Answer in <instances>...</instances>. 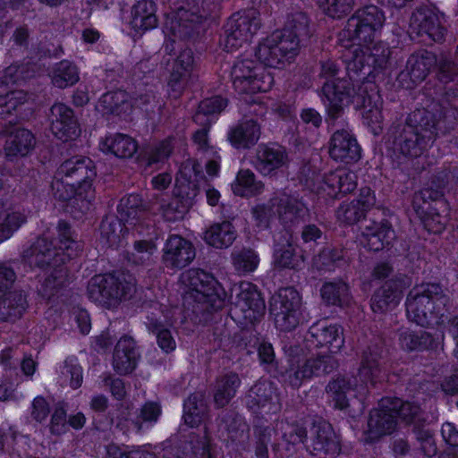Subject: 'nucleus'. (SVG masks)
Returning a JSON list of instances; mask_svg holds the SVG:
<instances>
[{
    "label": "nucleus",
    "instance_id": "nucleus-1",
    "mask_svg": "<svg viewBox=\"0 0 458 458\" xmlns=\"http://www.w3.org/2000/svg\"><path fill=\"white\" fill-rule=\"evenodd\" d=\"M308 34V18L295 14L282 30L262 39L254 53L242 55L233 64L231 78L234 90L242 95L269 91L274 84L266 66L282 69L297 56L301 38Z\"/></svg>",
    "mask_w": 458,
    "mask_h": 458
},
{
    "label": "nucleus",
    "instance_id": "nucleus-2",
    "mask_svg": "<svg viewBox=\"0 0 458 458\" xmlns=\"http://www.w3.org/2000/svg\"><path fill=\"white\" fill-rule=\"evenodd\" d=\"M340 67L332 60L321 63L319 79L323 80L321 101L328 115L336 118L345 106L353 103L360 110L363 123L373 134H378L382 128V98L376 85L369 81L354 82L341 79Z\"/></svg>",
    "mask_w": 458,
    "mask_h": 458
},
{
    "label": "nucleus",
    "instance_id": "nucleus-3",
    "mask_svg": "<svg viewBox=\"0 0 458 458\" xmlns=\"http://www.w3.org/2000/svg\"><path fill=\"white\" fill-rule=\"evenodd\" d=\"M343 344V330L338 325L326 321L313 324L305 337V347L311 357L301 365L300 360H291V368L286 371L288 382L299 387L304 378L330 372L336 365L332 354L338 352Z\"/></svg>",
    "mask_w": 458,
    "mask_h": 458
},
{
    "label": "nucleus",
    "instance_id": "nucleus-4",
    "mask_svg": "<svg viewBox=\"0 0 458 458\" xmlns=\"http://www.w3.org/2000/svg\"><path fill=\"white\" fill-rule=\"evenodd\" d=\"M438 124L427 109H416L410 114L403 134L394 143L397 162L410 165L415 172L425 169V153L433 143Z\"/></svg>",
    "mask_w": 458,
    "mask_h": 458
},
{
    "label": "nucleus",
    "instance_id": "nucleus-5",
    "mask_svg": "<svg viewBox=\"0 0 458 458\" xmlns=\"http://www.w3.org/2000/svg\"><path fill=\"white\" fill-rule=\"evenodd\" d=\"M385 14L375 5L358 10L347 21L346 27L339 34V43L344 48L343 58L348 60L349 67L353 68L359 59V50L364 45L376 39L385 22Z\"/></svg>",
    "mask_w": 458,
    "mask_h": 458
},
{
    "label": "nucleus",
    "instance_id": "nucleus-6",
    "mask_svg": "<svg viewBox=\"0 0 458 458\" xmlns=\"http://www.w3.org/2000/svg\"><path fill=\"white\" fill-rule=\"evenodd\" d=\"M382 378V370L377 355H365L358 374L352 377H337L327 386L335 407L340 410L349 406L353 398H364L369 388Z\"/></svg>",
    "mask_w": 458,
    "mask_h": 458
},
{
    "label": "nucleus",
    "instance_id": "nucleus-7",
    "mask_svg": "<svg viewBox=\"0 0 458 458\" xmlns=\"http://www.w3.org/2000/svg\"><path fill=\"white\" fill-rule=\"evenodd\" d=\"M199 165L193 160L182 164L175 179L174 198L169 202L162 201L160 213L169 222L182 219L190 208L197 202L199 189Z\"/></svg>",
    "mask_w": 458,
    "mask_h": 458
},
{
    "label": "nucleus",
    "instance_id": "nucleus-8",
    "mask_svg": "<svg viewBox=\"0 0 458 458\" xmlns=\"http://www.w3.org/2000/svg\"><path fill=\"white\" fill-rule=\"evenodd\" d=\"M420 408L411 403H403L398 398H384L378 408L370 412L368 421L369 437L373 440L380 436L394 431L398 419L406 423L412 421Z\"/></svg>",
    "mask_w": 458,
    "mask_h": 458
},
{
    "label": "nucleus",
    "instance_id": "nucleus-9",
    "mask_svg": "<svg viewBox=\"0 0 458 458\" xmlns=\"http://www.w3.org/2000/svg\"><path fill=\"white\" fill-rule=\"evenodd\" d=\"M447 302L437 284H422L411 289L406 300V313L409 320L425 327L434 314L441 312Z\"/></svg>",
    "mask_w": 458,
    "mask_h": 458
},
{
    "label": "nucleus",
    "instance_id": "nucleus-10",
    "mask_svg": "<svg viewBox=\"0 0 458 458\" xmlns=\"http://www.w3.org/2000/svg\"><path fill=\"white\" fill-rule=\"evenodd\" d=\"M443 195V187L432 181L413 198L415 211L422 219L427 230L433 233L443 232L448 221L446 205L440 201Z\"/></svg>",
    "mask_w": 458,
    "mask_h": 458
},
{
    "label": "nucleus",
    "instance_id": "nucleus-11",
    "mask_svg": "<svg viewBox=\"0 0 458 458\" xmlns=\"http://www.w3.org/2000/svg\"><path fill=\"white\" fill-rule=\"evenodd\" d=\"M87 292L92 301L106 309H113L132 296L135 284L131 278L126 280L123 276L98 275L89 282Z\"/></svg>",
    "mask_w": 458,
    "mask_h": 458
},
{
    "label": "nucleus",
    "instance_id": "nucleus-12",
    "mask_svg": "<svg viewBox=\"0 0 458 458\" xmlns=\"http://www.w3.org/2000/svg\"><path fill=\"white\" fill-rule=\"evenodd\" d=\"M58 175L64 176L66 181L77 187L76 199L81 203L80 212L85 213L89 210L95 199L92 181L96 177V171L93 162L89 157H73L60 165Z\"/></svg>",
    "mask_w": 458,
    "mask_h": 458
},
{
    "label": "nucleus",
    "instance_id": "nucleus-13",
    "mask_svg": "<svg viewBox=\"0 0 458 458\" xmlns=\"http://www.w3.org/2000/svg\"><path fill=\"white\" fill-rule=\"evenodd\" d=\"M180 291L186 301L208 303L213 309H220L224 304L219 284L200 269H190L181 275Z\"/></svg>",
    "mask_w": 458,
    "mask_h": 458
},
{
    "label": "nucleus",
    "instance_id": "nucleus-14",
    "mask_svg": "<svg viewBox=\"0 0 458 458\" xmlns=\"http://www.w3.org/2000/svg\"><path fill=\"white\" fill-rule=\"evenodd\" d=\"M182 4L175 6L174 10L167 14L165 24V33L167 37L182 38L189 35L188 22H199L200 19L208 17L211 13L209 0H182Z\"/></svg>",
    "mask_w": 458,
    "mask_h": 458
},
{
    "label": "nucleus",
    "instance_id": "nucleus-15",
    "mask_svg": "<svg viewBox=\"0 0 458 458\" xmlns=\"http://www.w3.org/2000/svg\"><path fill=\"white\" fill-rule=\"evenodd\" d=\"M270 312L279 330L291 331L296 328L304 319L301 295L293 287L280 289L272 297Z\"/></svg>",
    "mask_w": 458,
    "mask_h": 458
},
{
    "label": "nucleus",
    "instance_id": "nucleus-16",
    "mask_svg": "<svg viewBox=\"0 0 458 458\" xmlns=\"http://www.w3.org/2000/svg\"><path fill=\"white\" fill-rule=\"evenodd\" d=\"M301 202L284 191L276 192L266 204L253 207L251 213L259 226H267L269 220L277 216L283 222H293L305 213Z\"/></svg>",
    "mask_w": 458,
    "mask_h": 458
},
{
    "label": "nucleus",
    "instance_id": "nucleus-17",
    "mask_svg": "<svg viewBox=\"0 0 458 458\" xmlns=\"http://www.w3.org/2000/svg\"><path fill=\"white\" fill-rule=\"evenodd\" d=\"M311 191L329 198H338L340 193L346 194L357 186V177L353 172L338 169L324 175L312 173L306 180Z\"/></svg>",
    "mask_w": 458,
    "mask_h": 458
},
{
    "label": "nucleus",
    "instance_id": "nucleus-18",
    "mask_svg": "<svg viewBox=\"0 0 458 458\" xmlns=\"http://www.w3.org/2000/svg\"><path fill=\"white\" fill-rule=\"evenodd\" d=\"M259 20L255 10L234 13L227 23L224 47L233 52L247 44L258 31Z\"/></svg>",
    "mask_w": 458,
    "mask_h": 458
},
{
    "label": "nucleus",
    "instance_id": "nucleus-19",
    "mask_svg": "<svg viewBox=\"0 0 458 458\" xmlns=\"http://www.w3.org/2000/svg\"><path fill=\"white\" fill-rule=\"evenodd\" d=\"M233 306L232 316L238 320L252 323L265 310V303L256 286L250 282H242L233 289Z\"/></svg>",
    "mask_w": 458,
    "mask_h": 458
},
{
    "label": "nucleus",
    "instance_id": "nucleus-20",
    "mask_svg": "<svg viewBox=\"0 0 458 458\" xmlns=\"http://www.w3.org/2000/svg\"><path fill=\"white\" fill-rule=\"evenodd\" d=\"M445 17L433 6H421L412 13L410 21L411 34L421 37L422 41L430 39L438 42L444 38Z\"/></svg>",
    "mask_w": 458,
    "mask_h": 458
},
{
    "label": "nucleus",
    "instance_id": "nucleus-21",
    "mask_svg": "<svg viewBox=\"0 0 458 458\" xmlns=\"http://www.w3.org/2000/svg\"><path fill=\"white\" fill-rule=\"evenodd\" d=\"M361 49L358 52L359 59L361 62H357L353 68L349 67L348 60H344L346 63V70L348 72V78L345 79L350 81H365L366 75L370 73V68L372 66L383 67L391 54L388 47L382 42H376L375 39L371 43H368V47L363 45Z\"/></svg>",
    "mask_w": 458,
    "mask_h": 458
},
{
    "label": "nucleus",
    "instance_id": "nucleus-22",
    "mask_svg": "<svg viewBox=\"0 0 458 458\" xmlns=\"http://www.w3.org/2000/svg\"><path fill=\"white\" fill-rule=\"evenodd\" d=\"M434 54L420 50L412 54L407 60L405 69L397 77L399 84L406 89L425 80L431 68L436 64Z\"/></svg>",
    "mask_w": 458,
    "mask_h": 458
},
{
    "label": "nucleus",
    "instance_id": "nucleus-23",
    "mask_svg": "<svg viewBox=\"0 0 458 458\" xmlns=\"http://www.w3.org/2000/svg\"><path fill=\"white\" fill-rule=\"evenodd\" d=\"M195 258L192 243L178 234L167 237L162 249V261L167 267L182 268Z\"/></svg>",
    "mask_w": 458,
    "mask_h": 458
},
{
    "label": "nucleus",
    "instance_id": "nucleus-24",
    "mask_svg": "<svg viewBox=\"0 0 458 458\" xmlns=\"http://www.w3.org/2000/svg\"><path fill=\"white\" fill-rule=\"evenodd\" d=\"M51 131L56 138L66 141L79 137L80 125L69 106L62 103L55 104L51 108Z\"/></svg>",
    "mask_w": 458,
    "mask_h": 458
},
{
    "label": "nucleus",
    "instance_id": "nucleus-25",
    "mask_svg": "<svg viewBox=\"0 0 458 458\" xmlns=\"http://www.w3.org/2000/svg\"><path fill=\"white\" fill-rule=\"evenodd\" d=\"M246 403L250 410L263 414L274 413L280 409L278 396L268 381L255 384L246 396Z\"/></svg>",
    "mask_w": 458,
    "mask_h": 458
},
{
    "label": "nucleus",
    "instance_id": "nucleus-26",
    "mask_svg": "<svg viewBox=\"0 0 458 458\" xmlns=\"http://www.w3.org/2000/svg\"><path fill=\"white\" fill-rule=\"evenodd\" d=\"M329 155L335 161L350 164L360 158V148L352 133L343 129L332 135Z\"/></svg>",
    "mask_w": 458,
    "mask_h": 458
},
{
    "label": "nucleus",
    "instance_id": "nucleus-27",
    "mask_svg": "<svg viewBox=\"0 0 458 458\" xmlns=\"http://www.w3.org/2000/svg\"><path fill=\"white\" fill-rule=\"evenodd\" d=\"M408 277L392 280L377 290L371 299V308L375 312H383L395 307L403 298V291L410 286Z\"/></svg>",
    "mask_w": 458,
    "mask_h": 458
},
{
    "label": "nucleus",
    "instance_id": "nucleus-28",
    "mask_svg": "<svg viewBox=\"0 0 458 458\" xmlns=\"http://www.w3.org/2000/svg\"><path fill=\"white\" fill-rule=\"evenodd\" d=\"M286 150L276 144H261L256 149L253 161L257 170L263 175H269L288 163Z\"/></svg>",
    "mask_w": 458,
    "mask_h": 458
},
{
    "label": "nucleus",
    "instance_id": "nucleus-29",
    "mask_svg": "<svg viewBox=\"0 0 458 458\" xmlns=\"http://www.w3.org/2000/svg\"><path fill=\"white\" fill-rule=\"evenodd\" d=\"M338 437L327 423H320L314 427L310 452L319 458H335L340 453Z\"/></svg>",
    "mask_w": 458,
    "mask_h": 458
},
{
    "label": "nucleus",
    "instance_id": "nucleus-30",
    "mask_svg": "<svg viewBox=\"0 0 458 458\" xmlns=\"http://www.w3.org/2000/svg\"><path fill=\"white\" fill-rule=\"evenodd\" d=\"M157 5L152 0H139L131 8L128 25L136 34L157 26Z\"/></svg>",
    "mask_w": 458,
    "mask_h": 458
},
{
    "label": "nucleus",
    "instance_id": "nucleus-31",
    "mask_svg": "<svg viewBox=\"0 0 458 458\" xmlns=\"http://www.w3.org/2000/svg\"><path fill=\"white\" fill-rule=\"evenodd\" d=\"M279 432L281 433L282 438L286 445L287 451L290 453L285 454L287 457L292 454V448L303 443V440L307 436L306 429L302 426L281 420L276 423V430L270 429L268 428H265L264 431L259 435L260 440L262 443L269 442L271 440L272 435H276Z\"/></svg>",
    "mask_w": 458,
    "mask_h": 458
},
{
    "label": "nucleus",
    "instance_id": "nucleus-32",
    "mask_svg": "<svg viewBox=\"0 0 458 458\" xmlns=\"http://www.w3.org/2000/svg\"><path fill=\"white\" fill-rule=\"evenodd\" d=\"M194 57L191 49H182L174 60L168 86L171 89V96L178 98L182 93L185 79L193 68Z\"/></svg>",
    "mask_w": 458,
    "mask_h": 458
},
{
    "label": "nucleus",
    "instance_id": "nucleus-33",
    "mask_svg": "<svg viewBox=\"0 0 458 458\" xmlns=\"http://www.w3.org/2000/svg\"><path fill=\"white\" fill-rule=\"evenodd\" d=\"M161 413L160 407L156 403H147L140 410V414L134 420L128 408H122L116 415L117 427L124 430L135 429L140 431L144 422H156Z\"/></svg>",
    "mask_w": 458,
    "mask_h": 458
},
{
    "label": "nucleus",
    "instance_id": "nucleus-34",
    "mask_svg": "<svg viewBox=\"0 0 458 458\" xmlns=\"http://www.w3.org/2000/svg\"><path fill=\"white\" fill-rule=\"evenodd\" d=\"M100 150L118 158H130L138 150L137 141L123 133H112L104 137L99 143Z\"/></svg>",
    "mask_w": 458,
    "mask_h": 458
},
{
    "label": "nucleus",
    "instance_id": "nucleus-35",
    "mask_svg": "<svg viewBox=\"0 0 458 458\" xmlns=\"http://www.w3.org/2000/svg\"><path fill=\"white\" fill-rule=\"evenodd\" d=\"M394 237V232L387 223L376 224L372 222L365 226L360 242L370 250L378 251L388 245Z\"/></svg>",
    "mask_w": 458,
    "mask_h": 458
},
{
    "label": "nucleus",
    "instance_id": "nucleus-36",
    "mask_svg": "<svg viewBox=\"0 0 458 458\" xmlns=\"http://www.w3.org/2000/svg\"><path fill=\"white\" fill-rule=\"evenodd\" d=\"M260 137V126L254 120H245L232 127L227 134L230 144L235 148H249Z\"/></svg>",
    "mask_w": 458,
    "mask_h": 458
},
{
    "label": "nucleus",
    "instance_id": "nucleus-37",
    "mask_svg": "<svg viewBox=\"0 0 458 458\" xmlns=\"http://www.w3.org/2000/svg\"><path fill=\"white\" fill-rule=\"evenodd\" d=\"M137 360L138 353L132 338L122 337L118 341L114 352L113 366L114 370L120 374H128L135 369Z\"/></svg>",
    "mask_w": 458,
    "mask_h": 458
},
{
    "label": "nucleus",
    "instance_id": "nucleus-38",
    "mask_svg": "<svg viewBox=\"0 0 458 458\" xmlns=\"http://www.w3.org/2000/svg\"><path fill=\"white\" fill-rule=\"evenodd\" d=\"M50 245H52V242H48L45 237L38 238L25 254L28 262L38 267L50 265L51 263L55 265L58 261L64 262L65 258L60 257L61 253L55 249H51Z\"/></svg>",
    "mask_w": 458,
    "mask_h": 458
},
{
    "label": "nucleus",
    "instance_id": "nucleus-39",
    "mask_svg": "<svg viewBox=\"0 0 458 458\" xmlns=\"http://www.w3.org/2000/svg\"><path fill=\"white\" fill-rule=\"evenodd\" d=\"M174 322V314L171 316L165 314L159 317L151 316L148 318L147 326L156 334L157 344L165 352H173L176 347L171 332L165 328L166 326H172Z\"/></svg>",
    "mask_w": 458,
    "mask_h": 458
},
{
    "label": "nucleus",
    "instance_id": "nucleus-40",
    "mask_svg": "<svg viewBox=\"0 0 458 458\" xmlns=\"http://www.w3.org/2000/svg\"><path fill=\"white\" fill-rule=\"evenodd\" d=\"M236 238L235 229L228 221L216 223L204 233V241L207 244L216 249L227 248L233 244Z\"/></svg>",
    "mask_w": 458,
    "mask_h": 458
},
{
    "label": "nucleus",
    "instance_id": "nucleus-41",
    "mask_svg": "<svg viewBox=\"0 0 458 458\" xmlns=\"http://www.w3.org/2000/svg\"><path fill=\"white\" fill-rule=\"evenodd\" d=\"M25 221L24 214L0 201V242L9 239Z\"/></svg>",
    "mask_w": 458,
    "mask_h": 458
},
{
    "label": "nucleus",
    "instance_id": "nucleus-42",
    "mask_svg": "<svg viewBox=\"0 0 458 458\" xmlns=\"http://www.w3.org/2000/svg\"><path fill=\"white\" fill-rule=\"evenodd\" d=\"M233 192L241 197H253L263 192L264 184L249 169L241 170L231 184Z\"/></svg>",
    "mask_w": 458,
    "mask_h": 458
},
{
    "label": "nucleus",
    "instance_id": "nucleus-43",
    "mask_svg": "<svg viewBox=\"0 0 458 458\" xmlns=\"http://www.w3.org/2000/svg\"><path fill=\"white\" fill-rule=\"evenodd\" d=\"M51 82L55 87L65 89L78 82L80 73L78 67L68 60L55 64L50 72Z\"/></svg>",
    "mask_w": 458,
    "mask_h": 458
},
{
    "label": "nucleus",
    "instance_id": "nucleus-44",
    "mask_svg": "<svg viewBox=\"0 0 458 458\" xmlns=\"http://www.w3.org/2000/svg\"><path fill=\"white\" fill-rule=\"evenodd\" d=\"M34 144L31 132L23 128H17L10 133L6 140L4 150L7 156H25Z\"/></svg>",
    "mask_w": 458,
    "mask_h": 458
},
{
    "label": "nucleus",
    "instance_id": "nucleus-45",
    "mask_svg": "<svg viewBox=\"0 0 458 458\" xmlns=\"http://www.w3.org/2000/svg\"><path fill=\"white\" fill-rule=\"evenodd\" d=\"M117 210L121 220L134 224L143 217L147 211V205L139 195L131 194L120 200Z\"/></svg>",
    "mask_w": 458,
    "mask_h": 458
},
{
    "label": "nucleus",
    "instance_id": "nucleus-46",
    "mask_svg": "<svg viewBox=\"0 0 458 458\" xmlns=\"http://www.w3.org/2000/svg\"><path fill=\"white\" fill-rule=\"evenodd\" d=\"M273 263L278 268L298 269L304 263V258L298 254L296 247L287 241L286 244L276 245Z\"/></svg>",
    "mask_w": 458,
    "mask_h": 458
},
{
    "label": "nucleus",
    "instance_id": "nucleus-47",
    "mask_svg": "<svg viewBox=\"0 0 458 458\" xmlns=\"http://www.w3.org/2000/svg\"><path fill=\"white\" fill-rule=\"evenodd\" d=\"M131 107L128 95L123 90L107 92L100 98L98 103V108L104 113L121 114L131 110Z\"/></svg>",
    "mask_w": 458,
    "mask_h": 458
},
{
    "label": "nucleus",
    "instance_id": "nucleus-48",
    "mask_svg": "<svg viewBox=\"0 0 458 458\" xmlns=\"http://www.w3.org/2000/svg\"><path fill=\"white\" fill-rule=\"evenodd\" d=\"M226 104V100L221 97L204 99L193 116L194 122L200 125H210L214 122V115L220 113Z\"/></svg>",
    "mask_w": 458,
    "mask_h": 458
},
{
    "label": "nucleus",
    "instance_id": "nucleus-49",
    "mask_svg": "<svg viewBox=\"0 0 458 458\" xmlns=\"http://www.w3.org/2000/svg\"><path fill=\"white\" fill-rule=\"evenodd\" d=\"M232 264L239 275L254 272L259 264V255L250 249L234 250L231 255Z\"/></svg>",
    "mask_w": 458,
    "mask_h": 458
},
{
    "label": "nucleus",
    "instance_id": "nucleus-50",
    "mask_svg": "<svg viewBox=\"0 0 458 458\" xmlns=\"http://www.w3.org/2000/svg\"><path fill=\"white\" fill-rule=\"evenodd\" d=\"M321 296L332 305H347L350 301L348 285L343 281L326 283L321 288Z\"/></svg>",
    "mask_w": 458,
    "mask_h": 458
},
{
    "label": "nucleus",
    "instance_id": "nucleus-51",
    "mask_svg": "<svg viewBox=\"0 0 458 458\" xmlns=\"http://www.w3.org/2000/svg\"><path fill=\"white\" fill-rule=\"evenodd\" d=\"M122 222L114 216L106 217L100 225L101 241L109 247L118 248L123 240Z\"/></svg>",
    "mask_w": 458,
    "mask_h": 458
},
{
    "label": "nucleus",
    "instance_id": "nucleus-52",
    "mask_svg": "<svg viewBox=\"0 0 458 458\" xmlns=\"http://www.w3.org/2000/svg\"><path fill=\"white\" fill-rule=\"evenodd\" d=\"M157 250V245L152 240L135 241L131 250L128 251L126 259L134 265L148 263Z\"/></svg>",
    "mask_w": 458,
    "mask_h": 458
},
{
    "label": "nucleus",
    "instance_id": "nucleus-53",
    "mask_svg": "<svg viewBox=\"0 0 458 458\" xmlns=\"http://www.w3.org/2000/svg\"><path fill=\"white\" fill-rule=\"evenodd\" d=\"M240 386V379L236 374H230L217 382L216 391L215 393V402L219 406H224L229 403L235 394L237 387Z\"/></svg>",
    "mask_w": 458,
    "mask_h": 458
},
{
    "label": "nucleus",
    "instance_id": "nucleus-54",
    "mask_svg": "<svg viewBox=\"0 0 458 458\" xmlns=\"http://www.w3.org/2000/svg\"><path fill=\"white\" fill-rule=\"evenodd\" d=\"M59 250L63 252L66 251V254H63L67 258H71L81 250V244L75 240L73 232H72L70 225L61 221L58 223L56 227Z\"/></svg>",
    "mask_w": 458,
    "mask_h": 458
},
{
    "label": "nucleus",
    "instance_id": "nucleus-55",
    "mask_svg": "<svg viewBox=\"0 0 458 458\" xmlns=\"http://www.w3.org/2000/svg\"><path fill=\"white\" fill-rule=\"evenodd\" d=\"M76 186L66 181L64 176L58 175L52 182V191L55 199L59 200H71L72 207L80 211L81 201L76 199Z\"/></svg>",
    "mask_w": 458,
    "mask_h": 458
},
{
    "label": "nucleus",
    "instance_id": "nucleus-56",
    "mask_svg": "<svg viewBox=\"0 0 458 458\" xmlns=\"http://www.w3.org/2000/svg\"><path fill=\"white\" fill-rule=\"evenodd\" d=\"M61 380L63 384L69 385L76 389L82 382V369L75 360H67L60 369Z\"/></svg>",
    "mask_w": 458,
    "mask_h": 458
},
{
    "label": "nucleus",
    "instance_id": "nucleus-57",
    "mask_svg": "<svg viewBox=\"0 0 458 458\" xmlns=\"http://www.w3.org/2000/svg\"><path fill=\"white\" fill-rule=\"evenodd\" d=\"M183 407V419L185 423L191 428L198 426L201 421V414L203 412V403L199 399V395L193 394L189 396L184 402Z\"/></svg>",
    "mask_w": 458,
    "mask_h": 458
},
{
    "label": "nucleus",
    "instance_id": "nucleus-58",
    "mask_svg": "<svg viewBox=\"0 0 458 458\" xmlns=\"http://www.w3.org/2000/svg\"><path fill=\"white\" fill-rule=\"evenodd\" d=\"M319 8L332 18H341L352 8L353 0H317Z\"/></svg>",
    "mask_w": 458,
    "mask_h": 458
},
{
    "label": "nucleus",
    "instance_id": "nucleus-59",
    "mask_svg": "<svg viewBox=\"0 0 458 458\" xmlns=\"http://www.w3.org/2000/svg\"><path fill=\"white\" fill-rule=\"evenodd\" d=\"M66 280V270L63 267L55 268L53 271L47 274V277L41 284L39 292L43 295L47 296L54 289L63 286Z\"/></svg>",
    "mask_w": 458,
    "mask_h": 458
},
{
    "label": "nucleus",
    "instance_id": "nucleus-60",
    "mask_svg": "<svg viewBox=\"0 0 458 458\" xmlns=\"http://www.w3.org/2000/svg\"><path fill=\"white\" fill-rule=\"evenodd\" d=\"M365 215L366 214L353 201L342 204L336 214L338 220L347 225L359 222Z\"/></svg>",
    "mask_w": 458,
    "mask_h": 458
},
{
    "label": "nucleus",
    "instance_id": "nucleus-61",
    "mask_svg": "<svg viewBox=\"0 0 458 458\" xmlns=\"http://www.w3.org/2000/svg\"><path fill=\"white\" fill-rule=\"evenodd\" d=\"M195 458H221V452L218 447L212 445L209 439L205 437L195 447H194Z\"/></svg>",
    "mask_w": 458,
    "mask_h": 458
},
{
    "label": "nucleus",
    "instance_id": "nucleus-62",
    "mask_svg": "<svg viewBox=\"0 0 458 458\" xmlns=\"http://www.w3.org/2000/svg\"><path fill=\"white\" fill-rule=\"evenodd\" d=\"M4 308L10 309L7 315L9 318L20 317L25 310V300L21 294H10L7 299L3 301Z\"/></svg>",
    "mask_w": 458,
    "mask_h": 458
},
{
    "label": "nucleus",
    "instance_id": "nucleus-63",
    "mask_svg": "<svg viewBox=\"0 0 458 458\" xmlns=\"http://www.w3.org/2000/svg\"><path fill=\"white\" fill-rule=\"evenodd\" d=\"M173 149L172 140H165L160 142L152 151L148 157V165L163 162L171 154Z\"/></svg>",
    "mask_w": 458,
    "mask_h": 458
},
{
    "label": "nucleus",
    "instance_id": "nucleus-64",
    "mask_svg": "<svg viewBox=\"0 0 458 458\" xmlns=\"http://www.w3.org/2000/svg\"><path fill=\"white\" fill-rule=\"evenodd\" d=\"M353 202L366 214L376 204L375 192L369 187L361 188L357 199Z\"/></svg>",
    "mask_w": 458,
    "mask_h": 458
}]
</instances>
